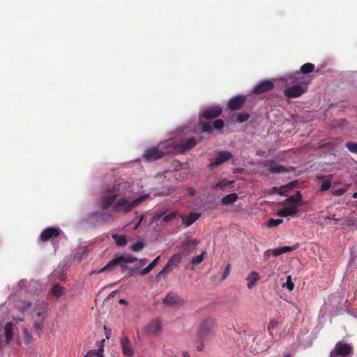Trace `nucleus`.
<instances>
[{"label": "nucleus", "mask_w": 357, "mask_h": 357, "mask_svg": "<svg viewBox=\"0 0 357 357\" xmlns=\"http://www.w3.org/2000/svg\"><path fill=\"white\" fill-rule=\"evenodd\" d=\"M5 337L8 342L10 341L13 337V324L8 322L6 324L4 328Z\"/></svg>", "instance_id": "obj_30"}, {"label": "nucleus", "mask_w": 357, "mask_h": 357, "mask_svg": "<svg viewBox=\"0 0 357 357\" xmlns=\"http://www.w3.org/2000/svg\"><path fill=\"white\" fill-rule=\"evenodd\" d=\"M179 144L180 153H184L193 149L197 144V140L195 137H189Z\"/></svg>", "instance_id": "obj_16"}, {"label": "nucleus", "mask_w": 357, "mask_h": 357, "mask_svg": "<svg viewBox=\"0 0 357 357\" xmlns=\"http://www.w3.org/2000/svg\"><path fill=\"white\" fill-rule=\"evenodd\" d=\"M148 261V259H146V258H144V259H141L139 260V266H138L139 268V266H144L146 262Z\"/></svg>", "instance_id": "obj_55"}, {"label": "nucleus", "mask_w": 357, "mask_h": 357, "mask_svg": "<svg viewBox=\"0 0 357 357\" xmlns=\"http://www.w3.org/2000/svg\"><path fill=\"white\" fill-rule=\"evenodd\" d=\"M51 292L52 295L56 298H60L65 294V289L60 284L56 283L54 284L52 289Z\"/></svg>", "instance_id": "obj_29"}, {"label": "nucleus", "mask_w": 357, "mask_h": 357, "mask_svg": "<svg viewBox=\"0 0 357 357\" xmlns=\"http://www.w3.org/2000/svg\"><path fill=\"white\" fill-rule=\"evenodd\" d=\"M161 149H162L164 156L166 155H174L180 153V147L178 142L172 140H167L159 144Z\"/></svg>", "instance_id": "obj_6"}, {"label": "nucleus", "mask_w": 357, "mask_h": 357, "mask_svg": "<svg viewBox=\"0 0 357 357\" xmlns=\"http://www.w3.org/2000/svg\"><path fill=\"white\" fill-rule=\"evenodd\" d=\"M238 199V195L236 193H231L225 195L221 199L223 205H229L234 204Z\"/></svg>", "instance_id": "obj_28"}, {"label": "nucleus", "mask_w": 357, "mask_h": 357, "mask_svg": "<svg viewBox=\"0 0 357 357\" xmlns=\"http://www.w3.org/2000/svg\"><path fill=\"white\" fill-rule=\"evenodd\" d=\"M24 340L26 344H29L33 340L32 335L29 333L27 328L23 329Z\"/></svg>", "instance_id": "obj_39"}, {"label": "nucleus", "mask_w": 357, "mask_h": 357, "mask_svg": "<svg viewBox=\"0 0 357 357\" xmlns=\"http://www.w3.org/2000/svg\"><path fill=\"white\" fill-rule=\"evenodd\" d=\"M181 261V255L179 254H175L168 260L167 264L172 268L174 266H177Z\"/></svg>", "instance_id": "obj_32"}, {"label": "nucleus", "mask_w": 357, "mask_h": 357, "mask_svg": "<svg viewBox=\"0 0 357 357\" xmlns=\"http://www.w3.org/2000/svg\"><path fill=\"white\" fill-rule=\"evenodd\" d=\"M160 257V256L157 257L149 265H148L151 270H153L155 266H157L159 262Z\"/></svg>", "instance_id": "obj_50"}, {"label": "nucleus", "mask_w": 357, "mask_h": 357, "mask_svg": "<svg viewBox=\"0 0 357 357\" xmlns=\"http://www.w3.org/2000/svg\"><path fill=\"white\" fill-rule=\"evenodd\" d=\"M260 276L258 273L255 271H252L247 277L246 280L248 281L247 286L248 289H252L255 282L259 280Z\"/></svg>", "instance_id": "obj_27"}, {"label": "nucleus", "mask_w": 357, "mask_h": 357, "mask_svg": "<svg viewBox=\"0 0 357 357\" xmlns=\"http://www.w3.org/2000/svg\"><path fill=\"white\" fill-rule=\"evenodd\" d=\"M37 319H35L33 327L36 333L38 336H40L43 333V324L45 319V316L43 312H38L36 314Z\"/></svg>", "instance_id": "obj_23"}, {"label": "nucleus", "mask_w": 357, "mask_h": 357, "mask_svg": "<svg viewBox=\"0 0 357 357\" xmlns=\"http://www.w3.org/2000/svg\"><path fill=\"white\" fill-rule=\"evenodd\" d=\"M272 190H273L274 192H275V193H277V194H278V195H281V196H283V195H284V192H281V187H280V188H278V187H273V188H272Z\"/></svg>", "instance_id": "obj_53"}, {"label": "nucleus", "mask_w": 357, "mask_h": 357, "mask_svg": "<svg viewBox=\"0 0 357 357\" xmlns=\"http://www.w3.org/2000/svg\"><path fill=\"white\" fill-rule=\"evenodd\" d=\"M296 186V181H291L287 185H282L281 186V192H284L283 196H286V193L291 191L292 189H294Z\"/></svg>", "instance_id": "obj_35"}, {"label": "nucleus", "mask_w": 357, "mask_h": 357, "mask_svg": "<svg viewBox=\"0 0 357 357\" xmlns=\"http://www.w3.org/2000/svg\"><path fill=\"white\" fill-rule=\"evenodd\" d=\"M229 272H230V267H229V265H227L224 271V273H223V278H227V276L229 274Z\"/></svg>", "instance_id": "obj_54"}, {"label": "nucleus", "mask_w": 357, "mask_h": 357, "mask_svg": "<svg viewBox=\"0 0 357 357\" xmlns=\"http://www.w3.org/2000/svg\"><path fill=\"white\" fill-rule=\"evenodd\" d=\"M274 87L273 83L269 80L263 81L253 89V93L257 95L272 90Z\"/></svg>", "instance_id": "obj_18"}, {"label": "nucleus", "mask_w": 357, "mask_h": 357, "mask_svg": "<svg viewBox=\"0 0 357 357\" xmlns=\"http://www.w3.org/2000/svg\"><path fill=\"white\" fill-rule=\"evenodd\" d=\"M109 333H110V332L107 333V334H106V337H107V339H109Z\"/></svg>", "instance_id": "obj_63"}, {"label": "nucleus", "mask_w": 357, "mask_h": 357, "mask_svg": "<svg viewBox=\"0 0 357 357\" xmlns=\"http://www.w3.org/2000/svg\"><path fill=\"white\" fill-rule=\"evenodd\" d=\"M249 117H250V114L248 113H245V112L239 113L237 115L236 121L238 123H243V122L246 121L249 119Z\"/></svg>", "instance_id": "obj_40"}, {"label": "nucleus", "mask_w": 357, "mask_h": 357, "mask_svg": "<svg viewBox=\"0 0 357 357\" xmlns=\"http://www.w3.org/2000/svg\"><path fill=\"white\" fill-rule=\"evenodd\" d=\"M48 307H49V304H48V303H47L45 301H38L36 303V308L38 309V310H43L42 312L44 314H45V312L48 310Z\"/></svg>", "instance_id": "obj_37"}, {"label": "nucleus", "mask_w": 357, "mask_h": 357, "mask_svg": "<svg viewBox=\"0 0 357 357\" xmlns=\"http://www.w3.org/2000/svg\"><path fill=\"white\" fill-rule=\"evenodd\" d=\"M188 192L190 196H194L195 195L196 190L194 188H190L188 189Z\"/></svg>", "instance_id": "obj_56"}, {"label": "nucleus", "mask_w": 357, "mask_h": 357, "mask_svg": "<svg viewBox=\"0 0 357 357\" xmlns=\"http://www.w3.org/2000/svg\"><path fill=\"white\" fill-rule=\"evenodd\" d=\"M203 348H204V345H203V344H201L197 347V350L199 351H201L203 350Z\"/></svg>", "instance_id": "obj_58"}, {"label": "nucleus", "mask_w": 357, "mask_h": 357, "mask_svg": "<svg viewBox=\"0 0 357 357\" xmlns=\"http://www.w3.org/2000/svg\"><path fill=\"white\" fill-rule=\"evenodd\" d=\"M61 230L56 227H47L44 229L40 235V239L43 242H46L52 238H56L60 235Z\"/></svg>", "instance_id": "obj_13"}, {"label": "nucleus", "mask_w": 357, "mask_h": 357, "mask_svg": "<svg viewBox=\"0 0 357 357\" xmlns=\"http://www.w3.org/2000/svg\"><path fill=\"white\" fill-rule=\"evenodd\" d=\"M265 166L268 167V171L271 173L280 174L287 171L284 166L278 164L274 160L267 161Z\"/></svg>", "instance_id": "obj_22"}, {"label": "nucleus", "mask_w": 357, "mask_h": 357, "mask_svg": "<svg viewBox=\"0 0 357 357\" xmlns=\"http://www.w3.org/2000/svg\"><path fill=\"white\" fill-rule=\"evenodd\" d=\"M121 343L123 354L126 356H132L134 354V350L130 344L129 339L127 337H124L121 339Z\"/></svg>", "instance_id": "obj_24"}, {"label": "nucleus", "mask_w": 357, "mask_h": 357, "mask_svg": "<svg viewBox=\"0 0 357 357\" xmlns=\"http://www.w3.org/2000/svg\"><path fill=\"white\" fill-rule=\"evenodd\" d=\"M283 287H286L287 289L291 291L294 289V282H292L291 280V275H288L287 278V281H286V283L283 284L282 286Z\"/></svg>", "instance_id": "obj_42"}, {"label": "nucleus", "mask_w": 357, "mask_h": 357, "mask_svg": "<svg viewBox=\"0 0 357 357\" xmlns=\"http://www.w3.org/2000/svg\"><path fill=\"white\" fill-rule=\"evenodd\" d=\"M314 65L311 63H306L301 67V72L303 74L312 73L314 70Z\"/></svg>", "instance_id": "obj_34"}, {"label": "nucleus", "mask_w": 357, "mask_h": 357, "mask_svg": "<svg viewBox=\"0 0 357 357\" xmlns=\"http://www.w3.org/2000/svg\"><path fill=\"white\" fill-rule=\"evenodd\" d=\"M137 260L138 259L136 257L132 256L131 255L122 254L120 255H116L112 260H111L100 271V272L112 271L115 267L120 266L122 272L128 271V275L132 276L135 271L139 268V267L130 268L128 266V264L137 261Z\"/></svg>", "instance_id": "obj_2"}, {"label": "nucleus", "mask_w": 357, "mask_h": 357, "mask_svg": "<svg viewBox=\"0 0 357 357\" xmlns=\"http://www.w3.org/2000/svg\"><path fill=\"white\" fill-rule=\"evenodd\" d=\"M105 340H102L98 342L96 345L98 347L97 349H91L88 351L84 357H104V347H105Z\"/></svg>", "instance_id": "obj_20"}, {"label": "nucleus", "mask_w": 357, "mask_h": 357, "mask_svg": "<svg viewBox=\"0 0 357 357\" xmlns=\"http://www.w3.org/2000/svg\"><path fill=\"white\" fill-rule=\"evenodd\" d=\"M335 215H331L328 216L326 218V219L333 220H335V221H340V219L335 218Z\"/></svg>", "instance_id": "obj_57"}, {"label": "nucleus", "mask_w": 357, "mask_h": 357, "mask_svg": "<svg viewBox=\"0 0 357 357\" xmlns=\"http://www.w3.org/2000/svg\"><path fill=\"white\" fill-rule=\"evenodd\" d=\"M31 305V303L30 301H20L17 303V308L19 310H20L22 312H24L30 307Z\"/></svg>", "instance_id": "obj_36"}, {"label": "nucleus", "mask_w": 357, "mask_h": 357, "mask_svg": "<svg viewBox=\"0 0 357 357\" xmlns=\"http://www.w3.org/2000/svg\"><path fill=\"white\" fill-rule=\"evenodd\" d=\"M352 352V347L342 342H337L331 351L329 357H347Z\"/></svg>", "instance_id": "obj_4"}, {"label": "nucleus", "mask_w": 357, "mask_h": 357, "mask_svg": "<svg viewBox=\"0 0 357 357\" xmlns=\"http://www.w3.org/2000/svg\"><path fill=\"white\" fill-rule=\"evenodd\" d=\"M299 210L296 206H289L284 207L280 210L277 215L280 217H288V216H294L298 213Z\"/></svg>", "instance_id": "obj_25"}, {"label": "nucleus", "mask_w": 357, "mask_h": 357, "mask_svg": "<svg viewBox=\"0 0 357 357\" xmlns=\"http://www.w3.org/2000/svg\"><path fill=\"white\" fill-rule=\"evenodd\" d=\"M145 244L142 241H139L131 245V250L134 252H139L142 250Z\"/></svg>", "instance_id": "obj_38"}, {"label": "nucleus", "mask_w": 357, "mask_h": 357, "mask_svg": "<svg viewBox=\"0 0 357 357\" xmlns=\"http://www.w3.org/2000/svg\"><path fill=\"white\" fill-rule=\"evenodd\" d=\"M162 330V322L159 319L151 321L146 327V331L149 334L157 335Z\"/></svg>", "instance_id": "obj_17"}, {"label": "nucleus", "mask_w": 357, "mask_h": 357, "mask_svg": "<svg viewBox=\"0 0 357 357\" xmlns=\"http://www.w3.org/2000/svg\"><path fill=\"white\" fill-rule=\"evenodd\" d=\"M232 158V154L227 151H222L216 154L215 160L214 162H211L208 166L211 169H215L218 165L228 161Z\"/></svg>", "instance_id": "obj_8"}, {"label": "nucleus", "mask_w": 357, "mask_h": 357, "mask_svg": "<svg viewBox=\"0 0 357 357\" xmlns=\"http://www.w3.org/2000/svg\"><path fill=\"white\" fill-rule=\"evenodd\" d=\"M283 222L282 219H270L268 223L269 227H275Z\"/></svg>", "instance_id": "obj_43"}, {"label": "nucleus", "mask_w": 357, "mask_h": 357, "mask_svg": "<svg viewBox=\"0 0 357 357\" xmlns=\"http://www.w3.org/2000/svg\"><path fill=\"white\" fill-rule=\"evenodd\" d=\"M285 357H291L289 354L286 355Z\"/></svg>", "instance_id": "obj_64"}, {"label": "nucleus", "mask_w": 357, "mask_h": 357, "mask_svg": "<svg viewBox=\"0 0 357 357\" xmlns=\"http://www.w3.org/2000/svg\"><path fill=\"white\" fill-rule=\"evenodd\" d=\"M294 204L293 206H296L297 208H298V207L304 206L301 192L299 190H298L296 191L294 195L290 196L288 198H287L284 201V204Z\"/></svg>", "instance_id": "obj_19"}, {"label": "nucleus", "mask_w": 357, "mask_h": 357, "mask_svg": "<svg viewBox=\"0 0 357 357\" xmlns=\"http://www.w3.org/2000/svg\"><path fill=\"white\" fill-rule=\"evenodd\" d=\"M345 146L350 152L357 153V143L347 142L345 144Z\"/></svg>", "instance_id": "obj_41"}, {"label": "nucleus", "mask_w": 357, "mask_h": 357, "mask_svg": "<svg viewBox=\"0 0 357 357\" xmlns=\"http://www.w3.org/2000/svg\"><path fill=\"white\" fill-rule=\"evenodd\" d=\"M280 248H281L282 254L292 251L296 248V247H291V246H283V247H280Z\"/></svg>", "instance_id": "obj_49"}, {"label": "nucleus", "mask_w": 357, "mask_h": 357, "mask_svg": "<svg viewBox=\"0 0 357 357\" xmlns=\"http://www.w3.org/2000/svg\"><path fill=\"white\" fill-rule=\"evenodd\" d=\"M352 197L354 198V199H357V192L354 193Z\"/></svg>", "instance_id": "obj_61"}, {"label": "nucleus", "mask_w": 357, "mask_h": 357, "mask_svg": "<svg viewBox=\"0 0 357 357\" xmlns=\"http://www.w3.org/2000/svg\"><path fill=\"white\" fill-rule=\"evenodd\" d=\"M246 101V96L243 95L236 96L231 98L228 102V107L231 111L241 109L243 107Z\"/></svg>", "instance_id": "obj_10"}, {"label": "nucleus", "mask_w": 357, "mask_h": 357, "mask_svg": "<svg viewBox=\"0 0 357 357\" xmlns=\"http://www.w3.org/2000/svg\"><path fill=\"white\" fill-rule=\"evenodd\" d=\"M112 238L119 246H125L127 244V238L123 235L113 234Z\"/></svg>", "instance_id": "obj_31"}, {"label": "nucleus", "mask_w": 357, "mask_h": 357, "mask_svg": "<svg viewBox=\"0 0 357 357\" xmlns=\"http://www.w3.org/2000/svg\"><path fill=\"white\" fill-rule=\"evenodd\" d=\"M206 255V252L202 251L200 255L193 257L190 264L187 265L185 268L192 270L194 266L199 265L204 261Z\"/></svg>", "instance_id": "obj_26"}, {"label": "nucleus", "mask_w": 357, "mask_h": 357, "mask_svg": "<svg viewBox=\"0 0 357 357\" xmlns=\"http://www.w3.org/2000/svg\"><path fill=\"white\" fill-rule=\"evenodd\" d=\"M162 302L168 306H179L183 303V300L176 293L169 292Z\"/></svg>", "instance_id": "obj_12"}, {"label": "nucleus", "mask_w": 357, "mask_h": 357, "mask_svg": "<svg viewBox=\"0 0 357 357\" xmlns=\"http://www.w3.org/2000/svg\"><path fill=\"white\" fill-rule=\"evenodd\" d=\"M15 319L17 320V321H24L23 318H20V317H17Z\"/></svg>", "instance_id": "obj_62"}, {"label": "nucleus", "mask_w": 357, "mask_h": 357, "mask_svg": "<svg viewBox=\"0 0 357 357\" xmlns=\"http://www.w3.org/2000/svg\"><path fill=\"white\" fill-rule=\"evenodd\" d=\"M305 91L306 87H303L301 85L295 84L286 89L284 91V93L287 97L294 98L301 96Z\"/></svg>", "instance_id": "obj_11"}, {"label": "nucleus", "mask_w": 357, "mask_h": 357, "mask_svg": "<svg viewBox=\"0 0 357 357\" xmlns=\"http://www.w3.org/2000/svg\"><path fill=\"white\" fill-rule=\"evenodd\" d=\"M182 356L183 357H190V356L188 351H183Z\"/></svg>", "instance_id": "obj_59"}, {"label": "nucleus", "mask_w": 357, "mask_h": 357, "mask_svg": "<svg viewBox=\"0 0 357 357\" xmlns=\"http://www.w3.org/2000/svg\"><path fill=\"white\" fill-rule=\"evenodd\" d=\"M129 189L127 182L116 181L112 185H107L103 188L104 195L98 200V206L103 211L112 208L113 212L120 214L132 211L146 199V196L132 199Z\"/></svg>", "instance_id": "obj_1"}, {"label": "nucleus", "mask_w": 357, "mask_h": 357, "mask_svg": "<svg viewBox=\"0 0 357 357\" xmlns=\"http://www.w3.org/2000/svg\"><path fill=\"white\" fill-rule=\"evenodd\" d=\"M272 252H273V256H275V257H278L282 254L281 248H278L274 249L272 251Z\"/></svg>", "instance_id": "obj_52"}, {"label": "nucleus", "mask_w": 357, "mask_h": 357, "mask_svg": "<svg viewBox=\"0 0 357 357\" xmlns=\"http://www.w3.org/2000/svg\"><path fill=\"white\" fill-rule=\"evenodd\" d=\"M137 217L136 218L137 219V222L135 223V225H134L133 227V229H137L139 226L140 225V224L142 223V220H143V218H144V215H141L139 217L138 216V213L136 212L135 213Z\"/></svg>", "instance_id": "obj_47"}, {"label": "nucleus", "mask_w": 357, "mask_h": 357, "mask_svg": "<svg viewBox=\"0 0 357 357\" xmlns=\"http://www.w3.org/2000/svg\"><path fill=\"white\" fill-rule=\"evenodd\" d=\"M278 326V322L276 321H271L268 326V331L270 333H272L273 330H274Z\"/></svg>", "instance_id": "obj_48"}, {"label": "nucleus", "mask_w": 357, "mask_h": 357, "mask_svg": "<svg viewBox=\"0 0 357 357\" xmlns=\"http://www.w3.org/2000/svg\"><path fill=\"white\" fill-rule=\"evenodd\" d=\"M178 215V213L177 212H172V213H170L166 215H165L162 218V221L164 222H169L170 220L174 219Z\"/></svg>", "instance_id": "obj_45"}, {"label": "nucleus", "mask_w": 357, "mask_h": 357, "mask_svg": "<svg viewBox=\"0 0 357 357\" xmlns=\"http://www.w3.org/2000/svg\"><path fill=\"white\" fill-rule=\"evenodd\" d=\"M172 270V268L170 266H169L167 264L165 266V267L158 273L157 277L159 278L163 275H166L168 273H169Z\"/></svg>", "instance_id": "obj_46"}, {"label": "nucleus", "mask_w": 357, "mask_h": 357, "mask_svg": "<svg viewBox=\"0 0 357 357\" xmlns=\"http://www.w3.org/2000/svg\"><path fill=\"white\" fill-rule=\"evenodd\" d=\"M201 216L200 213L192 212L188 215H181L180 217L182 220V223L185 227L192 225Z\"/></svg>", "instance_id": "obj_21"}, {"label": "nucleus", "mask_w": 357, "mask_h": 357, "mask_svg": "<svg viewBox=\"0 0 357 357\" xmlns=\"http://www.w3.org/2000/svg\"><path fill=\"white\" fill-rule=\"evenodd\" d=\"M119 303L120 304H126L127 303V301L125 300V299H120Z\"/></svg>", "instance_id": "obj_60"}, {"label": "nucleus", "mask_w": 357, "mask_h": 357, "mask_svg": "<svg viewBox=\"0 0 357 357\" xmlns=\"http://www.w3.org/2000/svg\"><path fill=\"white\" fill-rule=\"evenodd\" d=\"M222 112V108L219 106H211L202 111L199 118L211 119L219 116Z\"/></svg>", "instance_id": "obj_9"}, {"label": "nucleus", "mask_w": 357, "mask_h": 357, "mask_svg": "<svg viewBox=\"0 0 357 357\" xmlns=\"http://www.w3.org/2000/svg\"><path fill=\"white\" fill-rule=\"evenodd\" d=\"M143 157L148 162L155 161L164 157L162 149L160 146L151 147L146 149L144 153Z\"/></svg>", "instance_id": "obj_7"}, {"label": "nucleus", "mask_w": 357, "mask_h": 357, "mask_svg": "<svg viewBox=\"0 0 357 357\" xmlns=\"http://www.w3.org/2000/svg\"><path fill=\"white\" fill-rule=\"evenodd\" d=\"M214 322L211 319L204 320L198 330V336L202 341L206 340L213 334Z\"/></svg>", "instance_id": "obj_3"}, {"label": "nucleus", "mask_w": 357, "mask_h": 357, "mask_svg": "<svg viewBox=\"0 0 357 357\" xmlns=\"http://www.w3.org/2000/svg\"><path fill=\"white\" fill-rule=\"evenodd\" d=\"M198 243L199 241L196 239H186L185 241H183L181 245L183 253L188 255L192 252L195 250Z\"/></svg>", "instance_id": "obj_15"}, {"label": "nucleus", "mask_w": 357, "mask_h": 357, "mask_svg": "<svg viewBox=\"0 0 357 357\" xmlns=\"http://www.w3.org/2000/svg\"><path fill=\"white\" fill-rule=\"evenodd\" d=\"M89 218L95 220L97 222L106 223L112 220L113 216L105 211H96L89 213Z\"/></svg>", "instance_id": "obj_14"}, {"label": "nucleus", "mask_w": 357, "mask_h": 357, "mask_svg": "<svg viewBox=\"0 0 357 357\" xmlns=\"http://www.w3.org/2000/svg\"><path fill=\"white\" fill-rule=\"evenodd\" d=\"M152 270L149 268V266H147L146 268H143L141 271H140V275H145L146 274H148L149 273H150Z\"/></svg>", "instance_id": "obj_51"}, {"label": "nucleus", "mask_w": 357, "mask_h": 357, "mask_svg": "<svg viewBox=\"0 0 357 357\" xmlns=\"http://www.w3.org/2000/svg\"><path fill=\"white\" fill-rule=\"evenodd\" d=\"M234 183V181H228L227 179H222L219 181L216 184L215 187L223 189L227 187L231 186Z\"/></svg>", "instance_id": "obj_33"}, {"label": "nucleus", "mask_w": 357, "mask_h": 357, "mask_svg": "<svg viewBox=\"0 0 357 357\" xmlns=\"http://www.w3.org/2000/svg\"><path fill=\"white\" fill-rule=\"evenodd\" d=\"M331 186V180L328 179L322 182L321 186H320V191H326L328 190Z\"/></svg>", "instance_id": "obj_44"}, {"label": "nucleus", "mask_w": 357, "mask_h": 357, "mask_svg": "<svg viewBox=\"0 0 357 357\" xmlns=\"http://www.w3.org/2000/svg\"><path fill=\"white\" fill-rule=\"evenodd\" d=\"M199 126L201 127V131L202 132H211L213 129L221 130L224 127L225 123L222 119H217L214 121L205 122L202 119L199 121Z\"/></svg>", "instance_id": "obj_5"}]
</instances>
